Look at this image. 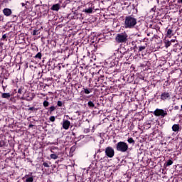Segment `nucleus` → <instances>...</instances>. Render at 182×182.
<instances>
[{"mask_svg": "<svg viewBox=\"0 0 182 182\" xmlns=\"http://www.w3.org/2000/svg\"><path fill=\"white\" fill-rule=\"evenodd\" d=\"M124 25L127 29H132V28L137 25V18L133 15L125 16Z\"/></svg>", "mask_w": 182, "mask_h": 182, "instance_id": "f257e3e1", "label": "nucleus"}, {"mask_svg": "<svg viewBox=\"0 0 182 182\" xmlns=\"http://www.w3.org/2000/svg\"><path fill=\"white\" fill-rule=\"evenodd\" d=\"M129 40V35L126 32L117 33L115 36L117 43H127Z\"/></svg>", "mask_w": 182, "mask_h": 182, "instance_id": "f03ea898", "label": "nucleus"}, {"mask_svg": "<svg viewBox=\"0 0 182 182\" xmlns=\"http://www.w3.org/2000/svg\"><path fill=\"white\" fill-rule=\"evenodd\" d=\"M116 150L121 153H126L129 150V145L124 141H119L116 144Z\"/></svg>", "mask_w": 182, "mask_h": 182, "instance_id": "7ed1b4c3", "label": "nucleus"}, {"mask_svg": "<svg viewBox=\"0 0 182 182\" xmlns=\"http://www.w3.org/2000/svg\"><path fill=\"white\" fill-rule=\"evenodd\" d=\"M167 114H168L167 113V110H164L163 109L157 108L154 111V115L156 117H161V119H164Z\"/></svg>", "mask_w": 182, "mask_h": 182, "instance_id": "20e7f679", "label": "nucleus"}, {"mask_svg": "<svg viewBox=\"0 0 182 182\" xmlns=\"http://www.w3.org/2000/svg\"><path fill=\"white\" fill-rule=\"evenodd\" d=\"M105 156L109 159H113L114 157V149L112 146H107L105 148Z\"/></svg>", "mask_w": 182, "mask_h": 182, "instance_id": "39448f33", "label": "nucleus"}, {"mask_svg": "<svg viewBox=\"0 0 182 182\" xmlns=\"http://www.w3.org/2000/svg\"><path fill=\"white\" fill-rule=\"evenodd\" d=\"M161 100L166 102V100H170L171 99V92H164L160 95Z\"/></svg>", "mask_w": 182, "mask_h": 182, "instance_id": "423d86ee", "label": "nucleus"}, {"mask_svg": "<svg viewBox=\"0 0 182 182\" xmlns=\"http://www.w3.org/2000/svg\"><path fill=\"white\" fill-rule=\"evenodd\" d=\"M146 48H147V43H144V44H141L139 46H134V49H138V52H143L146 50Z\"/></svg>", "mask_w": 182, "mask_h": 182, "instance_id": "0eeeda50", "label": "nucleus"}, {"mask_svg": "<svg viewBox=\"0 0 182 182\" xmlns=\"http://www.w3.org/2000/svg\"><path fill=\"white\" fill-rule=\"evenodd\" d=\"M114 55H115L116 58H117V59H122V58H123V56H124V55H127V52H125L123 53H122V51L118 50L114 53Z\"/></svg>", "mask_w": 182, "mask_h": 182, "instance_id": "6e6552de", "label": "nucleus"}, {"mask_svg": "<svg viewBox=\"0 0 182 182\" xmlns=\"http://www.w3.org/2000/svg\"><path fill=\"white\" fill-rule=\"evenodd\" d=\"M69 127H70V121L66 119V120H64L63 121V128L65 129V130H68L69 129Z\"/></svg>", "mask_w": 182, "mask_h": 182, "instance_id": "1a4fd4ad", "label": "nucleus"}, {"mask_svg": "<svg viewBox=\"0 0 182 182\" xmlns=\"http://www.w3.org/2000/svg\"><path fill=\"white\" fill-rule=\"evenodd\" d=\"M3 14L5 16H11V15H12V10H11V9L6 8L3 10Z\"/></svg>", "mask_w": 182, "mask_h": 182, "instance_id": "9d476101", "label": "nucleus"}, {"mask_svg": "<svg viewBox=\"0 0 182 182\" xmlns=\"http://www.w3.org/2000/svg\"><path fill=\"white\" fill-rule=\"evenodd\" d=\"M160 134H161V132L158 129H154L151 133V135L153 136H155L156 139H157L158 137H160Z\"/></svg>", "mask_w": 182, "mask_h": 182, "instance_id": "9b49d317", "label": "nucleus"}, {"mask_svg": "<svg viewBox=\"0 0 182 182\" xmlns=\"http://www.w3.org/2000/svg\"><path fill=\"white\" fill-rule=\"evenodd\" d=\"M172 130L173 132H175V133H178L180 132V124H174L172 126Z\"/></svg>", "mask_w": 182, "mask_h": 182, "instance_id": "f8f14e48", "label": "nucleus"}, {"mask_svg": "<svg viewBox=\"0 0 182 182\" xmlns=\"http://www.w3.org/2000/svg\"><path fill=\"white\" fill-rule=\"evenodd\" d=\"M166 38H171L172 36H174V33H173V29L169 28L167 30L166 34Z\"/></svg>", "mask_w": 182, "mask_h": 182, "instance_id": "ddd939ff", "label": "nucleus"}, {"mask_svg": "<svg viewBox=\"0 0 182 182\" xmlns=\"http://www.w3.org/2000/svg\"><path fill=\"white\" fill-rule=\"evenodd\" d=\"M51 11H59L60 9V4H55L50 8Z\"/></svg>", "mask_w": 182, "mask_h": 182, "instance_id": "4468645a", "label": "nucleus"}, {"mask_svg": "<svg viewBox=\"0 0 182 182\" xmlns=\"http://www.w3.org/2000/svg\"><path fill=\"white\" fill-rule=\"evenodd\" d=\"M82 12H85V14H92V12H93V7L89 6L88 8L84 9L82 10Z\"/></svg>", "mask_w": 182, "mask_h": 182, "instance_id": "2eb2a0df", "label": "nucleus"}, {"mask_svg": "<svg viewBox=\"0 0 182 182\" xmlns=\"http://www.w3.org/2000/svg\"><path fill=\"white\" fill-rule=\"evenodd\" d=\"M82 93H85V95H90V93H92V88H82V90L81 91Z\"/></svg>", "mask_w": 182, "mask_h": 182, "instance_id": "dca6fc26", "label": "nucleus"}, {"mask_svg": "<svg viewBox=\"0 0 182 182\" xmlns=\"http://www.w3.org/2000/svg\"><path fill=\"white\" fill-rule=\"evenodd\" d=\"M11 93L8 92V93H3L1 95V97L3 99H7L8 100H9V99H11Z\"/></svg>", "mask_w": 182, "mask_h": 182, "instance_id": "f3484780", "label": "nucleus"}, {"mask_svg": "<svg viewBox=\"0 0 182 182\" xmlns=\"http://www.w3.org/2000/svg\"><path fill=\"white\" fill-rule=\"evenodd\" d=\"M1 75H5V76L8 77V76H9V73L5 68H1Z\"/></svg>", "mask_w": 182, "mask_h": 182, "instance_id": "a211bd4d", "label": "nucleus"}, {"mask_svg": "<svg viewBox=\"0 0 182 182\" xmlns=\"http://www.w3.org/2000/svg\"><path fill=\"white\" fill-rule=\"evenodd\" d=\"M164 43L165 45V48H169V46H171V41L168 40H165Z\"/></svg>", "mask_w": 182, "mask_h": 182, "instance_id": "6ab92c4d", "label": "nucleus"}, {"mask_svg": "<svg viewBox=\"0 0 182 182\" xmlns=\"http://www.w3.org/2000/svg\"><path fill=\"white\" fill-rule=\"evenodd\" d=\"M56 109V107L55 106H51L48 108V112L50 113V114H52L53 112H55V110Z\"/></svg>", "mask_w": 182, "mask_h": 182, "instance_id": "aec40b11", "label": "nucleus"}, {"mask_svg": "<svg viewBox=\"0 0 182 182\" xmlns=\"http://www.w3.org/2000/svg\"><path fill=\"white\" fill-rule=\"evenodd\" d=\"M34 59H39L41 60V59H42V53L39 52L35 56H34Z\"/></svg>", "mask_w": 182, "mask_h": 182, "instance_id": "412c9836", "label": "nucleus"}, {"mask_svg": "<svg viewBox=\"0 0 182 182\" xmlns=\"http://www.w3.org/2000/svg\"><path fill=\"white\" fill-rule=\"evenodd\" d=\"M150 28H151V29H156V31H160V26H159V25H157V24L151 25Z\"/></svg>", "mask_w": 182, "mask_h": 182, "instance_id": "4be33fe9", "label": "nucleus"}, {"mask_svg": "<svg viewBox=\"0 0 182 182\" xmlns=\"http://www.w3.org/2000/svg\"><path fill=\"white\" fill-rule=\"evenodd\" d=\"M39 110L38 108H36L35 107H31L28 109V112H38Z\"/></svg>", "mask_w": 182, "mask_h": 182, "instance_id": "5701e85b", "label": "nucleus"}, {"mask_svg": "<svg viewBox=\"0 0 182 182\" xmlns=\"http://www.w3.org/2000/svg\"><path fill=\"white\" fill-rule=\"evenodd\" d=\"M88 107H90V109H94L95 103H93V102H92V101H89L88 102Z\"/></svg>", "mask_w": 182, "mask_h": 182, "instance_id": "b1692460", "label": "nucleus"}, {"mask_svg": "<svg viewBox=\"0 0 182 182\" xmlns=\"http://www.w3.org/2000/svg\"><path fill=\"white\" fill-rule=\"evenodd\" d=\"M127 141L129 144H134V143H136V141H134V139H133V138H128Z\"/></svg>", "mask_w": 182, "mask_h": 182, "instance_id": "393cba45", "label": "nucleus"}, {"mask_svg": "<svg viewBox=\"0 0 182 182\" xmlns=\"http://www.w3.org/2000/svg\"><path fill=\"white\" fill-rule=\"evenodd\" d=\"M50 159H53V160H56L59 158V156L57 154H52L50 155Z\"/></svg>", "mask_w": 182, "mask_h": 182, "instance_id": "a878e982", "label": "nucleus"}, {"mask_svg": "<svg viewBox=\"0 0 182 182\" xmlns=\"http://www.w3.org/2000/svg\"><path fill=\"white\" fill-rule=\"evenodd\" d=\"M171 164H173V160L169 159L167 161L166 166V167H168V166H171Z\"/></svg>", "mask_w": 182, "mask_h": 182, "instance_id": "bb28decb", "label": "nucleus"}, {"mask_svg": "<svg viewBox=\"0 0 182 182\" xmlns=\"http://www.w3.org/2000/svg\"><path fill=\"white\" fill-rule=\"evenodd\" d=\"M26 182H33V176H30L26 179Z\"/></svg>", "mask_w": 182, "mask_h": 182, "instance_id": "cd10ccee", "label": "nucleus"}, {"mask_svg": "<svg viewBox=\"0 0 182 182\" xmlns=\"http://www.w3.org/2000/svg\"><path fill=\"white\" fill-rule=\"evenodd\" d=\"M32 35L33 36H35L36 35H39V30H38V29L33 30Z\"/></svg>", "mask_w": 182, "mask_h": 182, "instance_id": "c85d7f7f", "label": "nucleus"}, {"mask_svg": "<svg viewBox=\"0 0 182 182\" xmlns=\"http://www.w3.org/2000/svg\"><path fill=\"white\" fill-rule=\"evenodd\" d=\"M43 105L44 107H48V106H49V102L45 100L43 102Z\"/></svg>", "mask_w": 182, "mask_h": 182, "instance_id": "c756f323", "label": "nucleus"}, {"mask_svg": "<svg viewBox=\"0 0 182 182\" xmlns=\"http://www.w3.org/2000/svg\"><path fill=\"white\" fill-rule=\"evenodd\" d=\"M9 100H10V102H12L13 103H15V102H16V100H15V97H14L12 95H11Z\"/></svg>", "mask_w": 182, "mask_h": 182, "instance_id": "7c9ffc66", "label": "nucleus"}, {"mask_svg": "<svg viewBox=\"0 0 182 182\" xmlns=\"http://www.w3.org/2000/svg\"><path fill=\"white\" fill-rule=\"evenodd\" d=\"M6 38H8V36L6 34H4L1 38V41H7Z\"/></svg>", "mask_w": 182, "mask_h": 182, "instance_id": "2f4dec72", "label": "nucleus"}, {"mask_svg": "<svg viewBox=\"0 0 182 182\" xmlns=\"http://www.w3.org/2000/svg\"><path fill=\"white\" fill-rule=\"evenodd\" d=\"M63 105V103L62 102V101H58L57 106H58V107H62Z\"/></svg>", "mask_w": 182, "mask_h": 182, "instance_id": "473e14b6", "label": "nucleus"}, {"mask_svg": "<svg viewBox=\"0 0 182 182\" xmlns=\"http://www.w3.org/2000/svg\"><path fill=\"white\" fill-rule=\"evenodd\" d=\"M26 100H27V102H31V100H33V97H27Z\"/></svg>", "mask_w": 182, "mask_h": 182, "instance_id": "72a5a7b5", "label": "nucleus"}, {"mask_svg": "<svg viewBox=\"0 0 182 182\" xmlns=\"http://www.w3.org/2000/svg\"><path fill=\"white\" fill-rule=\"evenodd\" d=\"M49 120H50V122H55V116L50 117Z\"/></svg>", "mask_w": 182, "mask_h": 182, "instance_id": "f704fd0d", "label": "nucleus"}, {"mask_svg": "<svg viewBox=\"0 0 182 182\" xmlns=\"http://www.w3.org/2000/svg\"><path fill=\"white\" fill-rule=\"evenodd\" d=\"M84 133H90V128H85L84 129Z\"/></svg>", "mask_w": 182, "mask_h": 182, "instance_id": "c9c22d12", "label": "nucleus"}, {"mask_svg": "<svg viewBox=\"0 0 182 182\" xmlns=\"http://www.w3.org/2000/svg\"><path fill=\"white\" fill-rule=\"evenodd\" d=\"M43 166H44V167H49V164L46 162H43Z\"/></svg>", "mask_w": 182, "mask_h": 182, "instance_id": "e433bc0d", "label": "nucleus"}, {"mask_svg": "<svg viewBox=\"0 0 182 182\" xmlns=\"http://www.w3.org/2000/svg\"><path fill=\"white\" fill-rule=\"evenodd\" d=\"M62 67L63 68V65H62V64H58V70H60V69H62Z\"/></svg>", "mask_w": 182, "mask_h": 182, "instance_id": "4c0bfd02", "label": "nucleus"}, {"mask_svg": "<svg viewBox=\"0 0 182 182\" xmlns=\"http://www.w3.org/2000/svg\"><path fill=\"white\" fill-rule=\"evenodd\" d=\"M18 93H19V95H22V87L18 90Z\"/></svg>", "mask_w": 182, "mask_h": 182, "instance_id": "58836bf2", "label": "nucleus"}, {"mask_svg": "<svg viewBox=\"0 0 182 182\" xmlns=\"http://www.w3.org/2000/svg\"><path fill=\"white\" fill-rule=\"evenodd\" d=\"M21 6H25V9H28V7L26 6V4L21 3Z\"/></svg>", "mask_w": 182, "mask_h": 182, "instance_id": "ea45409f", "label": "nucleus"}, {"mask_svg": "<svg viewBox=\"0 0 182 182\" xmlns=\"http://www.w3.org/2000/svg\"><path fill=\"white\" fill-rule=\"evenodd\" d=\"M13 21H18V16H13Z\"/></svg>", "mask_w": 182, "mask_h": 182, "instance_id": "a19ab883", "label": "nucleus"}, {"mask_svg": "<svg viewBox=\"0 0 182 182\" xmlns=\"http://www.w3.org/2000/svg\"><path fill=\"white\" fill-rule=\"evenodd\" d=\"M178 109H180V107H178V105L174 107V110H178Z\"/></svg>", "mask_w": 182, "mask_h": 182, "instance_id": "79ce46f5", "label": "nucleus"}, {"mask_svg": "<svg viewBox=\"0 0 182 182\" xmlns=\"http://www.w3.org/2000/svg\"><path fill=\"white\" fill-rule=\"evenodd\" d=\"M154 39H159V36L157 35H154L153 37Z\"/></svg>", "mask_w": 182, "mask_h": 182, "instance_id": "37998d69", "label": "nucleus"}, {"mask_svg": "<svg viewBox=\"0 0 182 182\" xmlns=\"http://www.w3.org/2000/svg\"><path fill=\"white\" fill-rule=\"evenodd\" d=\"M170 42H171V43L173 42V43H174V42H176V39H172V40H171V41H169Z\"/></svg>", "mask_w": 182, "mask_h": 182, "instance_id": "c03bdc74", "label": "nucleus"}, {"mask_svg": "<svg viewBox=\"0 0 182 182\" xmlns=\"http://www.w3.org/2000/svg\"><path fill=\"white\" fill-rule=\"evenodd\" d=\"M151 34L153 35V33H148L147 36H150Z\"/></svg>", "mask_w": 182, "mask_h": 182, "instance_id": "a18cd8bd", "label": "nucleus"}, {"mask_svg": "<svg viewBox=\"0 0 182 182\" xmlns=\"http://www.w3.org/2000/svg\"><path fill=\"white\" fill-rule=\"evenodd\" d=\"M2 87H3L4 90H5V88L6 87V86L2 85Z\"/></svg>", "mask_w": 182, "mask_h": 182, "instance_id": "49530a36", "label": "nucleus"}, {"mask_svg": "<svg viewBox=\"0 0 182 182\" xmlns=\"http://www.w3.org/2000/svg\"><path fill=\"white\" fill-rule=\"evenodd\" d=\"M28 127H33V124H30V125L28 126Z\"/></svg>", "mask_w": 182, "mask_h": 182, "instance_id": "de8ad7c7", "label": "nucleus"}, {"mask_svg": "<svg viewBox=\"0 0 182 182\" xmlns=\"http://www.w3.org/2000/svg\"><path fill=\"white\" fill-rule=\"evenodd\" d=\"M151 11H155L154 8H152V9H151Z\"/></svg>", "mask_w": 182, "mask_h": 182, "instance_id": "09e8293b", "label": "nucleus"}, {"mask_svg": "<svg viewBox=\"0 0 182 182\" xmlns=\"http://www.w3.org/2000/svg\"><path fill=\"white\" fill-rule=\"evenodd\" d=\"M87 126H89V121L87 122Z\"/></svg>", "mask_w": 182, "mask_h": 182, "instance_id": "8fccbe9b", "label": "nucleus"}, {"mask_svg": "<svg viewBox=\"0 0 182 182\" xmlns=\"http://www.w3.org/2000/svg\"><path fill=\"white\" fill-rule=\"evenodd\" d=\"M180 1V2H181V4H182V0H179Z\"/></svg>", "mask_w": 182, "mask_h": 182, "instance_id": "3c124183", "label": "nucleus"}, {"mask_svg": "<svg viewBox=\"0 0 182 182\" xmlns=\"http://www.w3.org/2000/svg\"><path fill=\"white\" fill-rule=\"evenodd\" d=\"M29 1H26V4H28Z\"/></svg>", "mask_w": 182, "mask_h": 182, "instance_id": "603ef678", "label": "nucleus"}, {"mask_svg": "<svg viewBox=\"0 0 182 182\" xmlns=\"http://www.w3.org/2000/svg\"><path fill=\"white\" fill-rule=\"evenodd\" d=\"M1 144H2V141H1Z\"/></svg>", "mask_w": 182, "mask_h": 182, "instance_id": "864d4df0", "label": "nucleus"}]
</instances>
